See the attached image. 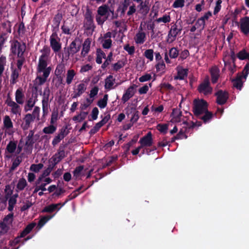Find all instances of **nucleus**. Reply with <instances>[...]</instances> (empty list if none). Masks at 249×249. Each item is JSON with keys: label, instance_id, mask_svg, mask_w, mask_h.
<instances>
[{"label": "nucleus", "instance_id": "f257e3e1", "mask_svg": "<svg viewBox=\"0 0 249 249\" xmlns=\"http://www.w3.org/2000/svg\"><path fill=\"white\" fill-rule=\"evenodd\" d=\"M208 103L203 99H195L193 102V112L195 117L207 123L210 122L213 117V114L208 109Z\"/></svg>", "mask_w": 249, "mask_h": 249}, {"label": "nucleus", "instance_id": "f03ea898", "mask_svg": "<svg viewBox=\"0 0 249 249\" xmlns=\"http://www.w3.org/2000/svg\"><path fill=\"white\" fill-rule=\"evenodd\" d=\"M88 188H86V189H84V188H77V189L74 190L68 196V198L66 200V201L64 202L63 204L61 205V203L52 204L51 205L45 207L42 210L41 212L51 213L54 212L56 210H59L60 208V207H58L59 206H64L68 201L75 198L79 194H80L82 192H84Z\"/></svg>", "mask_w": 249, "mask_h": 249}, {"label": "nucleus", "instance_id": "7ed1b4c3", "mask_svg": "<svg viewBox=\"0 0 249 249\" xmlns=\"http://www.w3.org/2000/svg\"><path fill=\"white\" fill-rule=\"evenodd\" d=\"M64 146H60L57 152L49 159V166L53 169L56 165L60 162L66 157Z\"/></svg>", "mask_w": 249, "mask_h": 249}, {"label": "nucleus", "instance_id": "20e7f679", "mask_svg": "<svg viewBox=\"0 0 249 249\" xmlns=\"http://www.w3.org/2000/svg\"><path fill=\"white\" fill-rule=\"evenodd\" d=\"M26 50L25 43L21 44L18 40H14L11 45L10 51L14 55H17L18 57H22Z\"/></svg>", "mask_w": 249, "mask_h": 249}, {"label": "nucleus", "instance_id": "39448f33", "mask_svg": "<svg viewBox=\"0 0 249 249\" xmlns=\"http://www.w3.org/2000/svg\"><path fill=\"white\" fill-rule=\"evenodd\" d=\"M78 43V40L75 38L70 44L69 47L64 48V54L66 57L69 58L71 54L73 55L79 51L81 45Z\"/></svg>", "mask_w": 249, "mask_h": 249}, {"label": "nucleus", "instance_id": "423d86ee", "mask_svg": "<svg viewBox=\"0 0 249 249\" xmlns=\"http://www.w3.org/2000/svg\"><path fill=\"white\" fill-rule=\"evenodd\" d=\"M50 46L54 53L58 52L61 49L60 38L56 31L53 32L50 37Z\"/></svg>", "mask_w": 249, "mask_h": 249}, {"label": "nucleus", "instance_id": "0eeeda50", "mask_svg": "<svg viewBox=\"0 0 249 249\" xmlns=\"http://www.w3.org/2000/svg\"><path fill=\"white\" fill-rule=\"evenodd\" d=\"M37 72L38 73H42V76H37L36 79L38 80V85H42L44 84L48 77H49L51 71H52V67L51 66L46 67L43 69H36Z\"/></svg>", "mask_w": 249, "mask_h": 249}, {"label": "nucleus", "instance_id": "6e6552de", "mask_svg": "<svg viewBox=\"0 0 249 249\" xmlns=\"http://www.w3.org/2000/svg\"><path fill=\"white\" fill-rule=\"evenodd\" d=\"M198 92L204 95H208L212 92V88L210 86V83L208 77L204 79L203 81L198 86L197 88Z\"/></svg>", "mask_w": 249, "mask_h": 249}, {"label": "nucleus", "instance_id": "1a4fd4ad", "mask_svg": "<svg viewBox=\"0 0 249 249\" xmlns=\"http://www.w3.org/2000/svg\"><path fill=\"white\" fill-rule=\"evenodd\" d=\"M84 16L85 20V27L86 29L93 31L95 26L93 23L92 12L89 9H87Z\"/></svg>", "mask_w": 249, "mask_h": 249}, {"label": "nucleus", "instance_id": "9d476101", "mask_svg": "<svg viewBox=\"0 0 249 249\" xmlns=\"http://www.w3.org/2000/svg\"><path fill=\"white\" fill-rule=\"evenodd\" d=\"M50 94V89L48 87H47L44 89L42 100V110L44 114L47 113L48 110Z\"/></svg>", "mask_w": 249, "mask_h": 249}, {"label": "nucleus", "instance_id": "9b49d317", "mask_svg": "<svg viewBox=\"0 0 249 249\" xmlns=\"http://www.w3.org/2000/svg\"><path fill=\"white\" fill-rule=\"evenodd\" d=\"M215 95L216 96L217 104L223 105L227 102L229 94L228 91L219 89L215 93Z\"/></svg>", "mask_w": 249, "mask_h": 249}, {"label": "nucleus", "instance_id": "f8f14e48", "mask_svg": "<svg viewBox=\"0 0 249 249\" xmlns=\"http://www.w3.org/2000/svg\"><path fill=\"white\" fill-rule=\"evenodd\" d=\"M35 120V117L31 114H26L23 118V121L21 124V127L23 130H28L30 128L31 124L34 122Z\"/></svg>", "mask_w": 249, "mask_h": 249}, {"label": "nucleus", "instance_id": "ddd939ff", "mask_svg": "<svg viewBox=\"0 0 249 249\" xmlns=\"http://www.w3.org/2000/svg\"><path fill=\"white\" fill-rule=\"evenodd\" d=\"M67 127H63L59 130V133L56 136L52 141V145L54 146L63 140L68 134L66 130Z\"/></svg>", "mask_w": 249, "mask_h": 249}, {"label": "nucleus", "instance_id": "4468645a", "mask_svg": "<svg viewBox=\"0 0 249 249\" xmlns=\"http://www.w3.org/2000/svg\"><path fill=\"white\" fill-rule=\"evenodd\" d=\"M153 140L152 134L151 131L148 132L145 136L141 138L139 143L145 145L146 147H150L152 145Z\"/></svg>", "mask_w": 249, "mask_h": 249}, {"label": "nucleus", "instance_id": "2eb2a0df", "mask_svg": "<svg viewBox=\"0 0 249 249\" xmlns=\"http://www.w3.org/2000/svg\"><path fill=\"white\" fill-rule=\"evenodd\" d=\"M6 103L8 106L11 107V112L13 114L16 115L18 114L20 115L21 109L20 106L17 103L15 102L11 99L9 100L7 99L6 100Z\"/></svg>", "mask_w": 249, "mask_h": 249}, {"label": "nucleus", "instance_id": "dca6fc26", "mask_svg": "<svg viewBox=\"0 0 249 249\" xmlns=\"http://www.w3.org/2000/svg\"><path fill=\"white\" fill-rule=\"evenodd\" d=\"M241 31L245 35L249 34V17H245L241 19L240 21Z\"/></svg>", "mask_w": 249, "mask_h": 249}, {"label": "nucleus", "instance_id": "f3484780", "mask_svg": "<svg viewBox=\"0 0 249 249\" xmlns=\"http://www.w3.org/2000/svg\"><path fill=\"white\" fill-rule=\"evenodd\" d=\"M181 30H182L181 28H180V29L178 28V26L176 24L171 26V29H170V31H169L168 34V38H172L170 42L174 41L176 39L177 36L178 34H180Z\"/></svg>", "mask_w": 249, "mask_h": 249}, {"label": "nucleus", "instance_id": "a211bd4d", "mask_svg": "<svg viewBox=\"0 0 249 249\" xmlns=\"http://www.w3.org/2000/svg\"><path fill=\"white\" fill-rule=\"evenodd\" d=\"M138 3H139V4L138 5L137 7L139 9V12L143 15H146L149 11L148 1L146 0L143 1L142 0H141V1L138 2Z\"/></svg>", "mask_w": 249, "mask_h": 249}, {"label": "nucleus", "instance_id": "6ab92c4d", "mask_svg": "<svg viewBox=\"0 0 249 249\" xmlns=\"http://www.w3.org/2000/svg\"><path fill=\"white\" fill-rule=\"evenodd\" d=\"M134 89V87L132 86H130L126 90L122 98V100L124 103L128 101L129 99L134 95L135 93Z\"/></svg>", "mask_w": 249, "mask_h": 249}, {"label": "nucleus", "instance_id": "aec40b11", "mask_svg": "<svg viewBox=\"0 0 249 249\" xmlns=\"http://www.w3.org/2000/svg\"><path fill=\"white\" fill-rule=\"evenodd\" d=\"M211 81L213 84L216 83L219 77V70L216 66L212 67L210 70Z\"/></svg>", "mask_w": 249, "mask_h": 249}, {"label": "nucleus", "instance_id": "412c9836", "mask_svg": "<svg viewBox=\"0 0 249 249\" xmlns=\"http://www.w3.org/2000/svg\"><path fill=\"white\" fill-rule=\"evenodd\" d=\"M18 196V193L12 195H10V196H9L8 198V210L9 211H12L14 209V207L15 205L17 203V198Z\"/></svg>", "mask_w": 249, "mask_h": 249}, {"label": "nucleus", "instance_id": "4be33fe9", "mask_svg": "<svg viewBox=\"0 0 249 249\" xmlns=\"http://www.w3.org/2000/svg\"><path fill=\"white\" fill-rule=\"evenodd\" d=\"M24 94L21 88H18L17 89L15 93V99L17 103L20 105H22L24 101Z\"/></svg>", "mask_w": 249, "mask_h": 249}, {"label": "nucleus", "instance_id": "5701e85b", "mask_svg": "<svg viewBox=\"0 0 249 249\" xmlns=\"http://www.w3.org/2000/svg\"><path fill=\"white\" fill-rule=\"evenodd\" d=\"M242 78L243 75L238 74L236 77L231 80L233 87L237 89L241 90L242 88L243 84Z\"/></svg>", "mask_w": 249, "mask_h": 249}, {"label": "nucleus", "instance_id": "b1692460", "mask_svg": "<svg viewBox=\"0 0 249 249\" xmlns=\"http://www.w3.org/2000/svg\"><path fill=\"white\" fill-rule=\"evenodd\" d=\"M109 11L113 14V11H111L110 10L108 6L106 4H104L98 7L97 14L99 16L106 17L107 15H108V13Z\"/></svg>", "mask_w": 249, "mask_h": 249}, {"label": "nucleus", "instance_id": "393cba45", "mask_svg": "<svg viewBox=\"0 0 249 249\" xmlns=\"http://www.w3.org/2000/svg\"><path fill=\"white\" fill-rule=\"evenodd\" d=\"M86 86L84 83H80L77 85L76 91L74 92L72 98H76L80 97L86 90Z\"/></svg>", "mask_w": 249, "mask_h": 249}, {"label": "nucleus", "instance_id": "a878e982", "mask_svg": "<svg viewBox=\"0 0 249 249\" xmlns=\"http://www.w3.org/2000/svg\"><path fill=\"white\" fill-rule=\"evenodd\" d=\"M171 116L174 121L180 122L181 121V117L182 116V112L178 108H173Z\"/></svg>", "mask_w": 249, "mask_h": 249}, {"label": "nucleus", "instance_id": "bb28decb", "mask_svg": "<svg viewBox=\"0 0 249 249\" xmlns=\"http://www.w3.org/2000/svg\"><path fill=\"white\" fill-rule=\"evenodd\" d=\"M36 225V224L35 222H32L27 225L24 230L20 232V237H24L32 231Z\"/></svg>", "mask_w": 249, "mask_h": 249}, {"label": "nucleus", "instance_id": "cd10ccee", "mask_svg": "<svg viewBox=\"0 0 249 249\" xmlns=\"http://www.w3.org/2000/svg\"><path fill=\"white\" fill-rule=\"evenodd\" d=\"M115 79L111 75H108L105 79V88L107 89L110 90L112 89V87L114 84Z\"/></svg>", "mask_w": 249, "mask_h": 249}, {"label": "nucleus", "instance_id": "c85d7f7f", "mask_svg": "<svg viewBox=\"0 0 249 249\" xmlns=\"http://www.w3.org/2000/svg\"><path fill=\"white\" fill-rule=\"evenodd\" d=\"M63 18V15L62 13H58L56 14L53 19V26L54 28L58 29L60 23Z\"/></svg>", "mask_w": 249, "mask_h": 249}, {"label": "nucleus", "instance_id": "c756f323", "mask_svg": "<svg viewBox=\"0 0 249 249\" xmlns=\"http://www.w3.org/2000/svg\"><path fill=\"white\" fill-rule=\"evenodd\" d=\"M17 148V143L16 142L14 141H10V142L7 145L5 154H7V153L12 154L13 153Z\"/></svg>", "mask_w": 249, "mask_h": 249}, {"label": "nucleus", "instance_id": "7c9ffc66", "mask_svg": "<svg viewBox=\"0 0 249 249\" xmlns=\"http://www.w3.org/2000/svg\"><path fill=\"white\" fill-rule=\"evenodd\" d=\"M48 58L44 57V56H40L38 59V65L36 69H43L48 67L47 60Z\"/></svg>", "mask_w": 249, "mask_h": 249}, {"label": "nucleus", "instance_id": "2f4dec72", "mask_svg": "<svg viewBox=\"0 0 249 249\" xmlns=\"http://www.w3.org/2000/svg\"><path fill=\"white\" fill-rule=\"evenodd\" d=\"M4 191L5 192V195L0 198V201L1 202L4 204V206H6L7 201L8 200L9 196H10V195H12V190H11V188H5Z\"/></svg>", "mask_w": 249, "mask_h": 249}, {"label": "nucleus", "instance_id": "473e14b6", "mask_svg": "<svg viewBox=\"0 0 249 249\" xmlns=\"http://www.w3.org/2000/svg\"><path fill=\"white\" fill-rule=\"evenodd\" d=\"M63 188H48V191L51 193L54 191V193L52 195L53 197H58L61 194L65 192Z\"/></svg>", "mask_w": 249, "mask_h": 249}, {"label": "nucleus", "instance_id": "72a5a7b5", "mask_svg": "<svg viewBox=\"0 0 249 249\" xmlns=\"http://www.w3.org/2000/svg\"><path fill=\"white\" fill-rule=\"evenodd\" d=\"M76 73L73 69L69 70L67 71L66 74V83L68 85H70Z\"/></svg>", "mask_w": 249, "mask_h": 249}, {"label": "nucleus", "instance_id": "f704fd0d", "mask_svg": "<svg viewBox=\"0 0 249 249\" xmlns=\"http://www.w3.org/2000/svg\"><path fill=\"white\" fill-rule=\"evenodd\" d=\"M20 71L15 69L12 71L11 75L10 84L14 85L17 82V79L19 76V73Z\"/></svg>", "mask_w": 249, "mask_h": 249}, {"label": "nucleus", "instance_id": "c9c22d12", "mask_svg": "<svg viewBox=\"0 0 249 249\" xmlns=\"http://www.w3.org/2000/svg\"><path fill=\"white\" fill-rule=\"evenodd\" d=\"M53 217V215H49L42 216L38 222L37 227L39 229L41 228Z\"/></svg>", "mask_w": 249, "mask_h": 249}, {"label": "nucleus", "instance_id": "e433bc0d", "mask_svg": "<svg viewBox=\"0 0 249 249\" xmlns=\"http://www.w3.org/2000/svg\"><path fill=\"white\" fill-rule=\"evenodd\" d=\"M102 58H106V55L100 49H98L97 50V57L96 58V63L99 64H101L102 63Z\"/></svg>", "mask_w": 249, "mask_h": 249}, {"label": "nucleus", "instance_id": "4c0bfd02", "mask_svg": "<svg viewBox=\"0 0 249 249\" xmlns=\"http://www.w3.org/2000/svg\"><path fill=\"white\" fill-rule=\"evenodd\" d=\"M145 34L144 32H139L136 35L135 42L137 44H143L145 41Z\"/></svg>", "mask_w": 249, "mask_h": 249}, {"label": "nucleus", "instance_id": "58836bf2", "mask_svg": "<svg viewBox=\"0 0 249 249\" xmlns=\"http://www.w3.org/2000/svg\"><path fill=\"white\" fill-rule=\"evenodd\" d=\"M3 125L6 129H9L13 127V123L8 115H6L3 118Z\"/></svg>", "mask_w": 249, "mask_h": 249}, {"label": "nucleus", "instance_id": "ea45409f", "mask_svg": "<svg viewBox=\"0 0 249 249\" xmlns=\"http://www.w3.org/2000/svg\"><path fill=\"white\" fill-rule=\"evenodd\" d=\"M22 161V158L20 156H17L13 161L12 166L10 168V172L14 171Z\"/></svg>", "mask_w": 249, "mask_h": 249}, {"label": "nucleus", "instance_id": "a19ab883", "mask_svg": "<svg viewBox=\"0 0 249 249\" xmlns=\"http://www.w3.org/2000/svg\"><path fill=\"white\" fill-rule=\"evenodd\" d=\"M65 71V67L64 64L59 63L58 64L55 70L54 74L55 76H58L63 74Z\"/></svg>", "mask_w": 249, "mask_h": 249}, {"label": "nucleus", "instance_id": "79ce46f5", "mask_svg": "<svg viewBox=\"0 0 249 249\" xmlns=\"http://www.w3.org/2000/svg\"><path fill=\"white\" fill-rule=\"evenodd\" d=\"M108 95L106 94L104 95L103 98L98 100L97 106L101 108H104L106 107L107 104Z\"/></svg>", "mask_w": 249, "mask_h": 249}, {"label": "nucleus", "instance_id": "37998d69", "mask_svg": "<svg viewBox=\"0 0 249 249\" xmlns=\"http://www.w3.org/2000/svg\"><path fill=\"white\" fill-rule=\"evenodd\" d=\"M168 54L171 59H175L179 55V51L177 48L172 47L169 50Z\"/></svg>", "mask_w": 249, "mask_h": 249}, {"label": "nucleus", "instance_id": "c03bdc74", "mask_svg": "<svg viewBox=\"0 0 249 249\" xmlns=\"http://www.w3.org/2000/svg\"><path fill=\"white\" fill-rule=\"evenodd\" d=\"M188 70L186 69H183L178 71V75L175 78L177 79L183 80L185 77L187 76Z\"/></svg>", "mask_w": 249, "mask_h": 249}, {"label": "nucleus", "instance_id": "a18cd8bd", "mask_svg": "<svg viewBox=\"0 0 249 249\" xmlns=\"http://www.w3.org/2000/svg\"><path fill=\"white\" fill-rule=\"evenodd\" d=\"M91 41L90 39L89 38H87L83 44V48L82 50L83 52H85V54H87L90 50Z\"/></svg>", "mask_w": 249, "mask_h": 249}, {"label": "nucleus", "instance_id": "49530a36", "mask_svg": "<svg viewBox=\"0 0 249 249\" xmlns=\"http://www.w3.org/2000/svg\"><path fill=\"white\" fill-rule=\"evenodd\" d=\"M160 87L161 89H160V92L163 93V91L162 89H165L166 90H173L174 89V87L170 84L168 83H163L160 85Z\"/></svg>", "mask_w": 249, "mask_h": 249}, {"label": "nucleus", "instance_id": "de8ad7c7", "mask_svg": "<svg viewBox=\"0 0 249 249\" xmlns=\"http://www.w3.org/2000/svg\"><path fill=\"white\" fill-rule=\"evenodd\" d=\"M56 127L51 124L48 126L45 127L43 129V132L48 134H53L56 131Z\"/></svg>", "mask_w": 249, "mask_h": 249}, {"label": "nucleus", "instance_id": "09e8293b", "mask_svg": "<svg viewBox=\"0 0 249 249\" xmlns=\"http://www.w3.org/2000/svg\"><path fill=\"white\" fill-rule=\"evenodd\" d=\"M186 128H181L179 132L174 137V139H182L183 138L187 139L188 136L186 135Z\"/></svg>", "mask_w": 249, "mask_h": 249}, {"label": "nucleus", "instance_id": "8fccbe9b", "mask_svg": "<svg viewBox=\"0 0 249 249\" xmlns=\"http://www.w3.org/2000/svg\"><path fill=\"white\" fill-rule=\"evenodd\" d=\"M43 167V164L42 163H38V164H32L30 167V170L31 171L34 172L35 173L38 172L40 170H41Z\"/></svg>", "mask_w": 249, "mask_h": 249}, {"label": "nucleus", "instance_id": "3c124183", "mask_svg": "<svg viewBox=\"0 0 249 249\" xmlns=\"http://www.w3.org/2000/svg\"><path fill=\"white\" fill-rule=\"evenodd\" d=\"M35 101H33V98H30L24 107V110L27 112L31 110L32 108L35 106Z\"/></svg>", "mask_w": 249, "mask_h": 249}, {"label": "nucleus", "instance_id": "603ef678", "mask_svg": "<svg viewBox=\"0 0 249 249\" xmlns=\"http://www.w3.org/2000/svg\"><path fill=\"white\" fill-rule=\"evenodd\" d=\"M6 63V57L3 55L0 57V77L1 76L4 70V66Z\"/></svg>", "mask_w": 249, "mask_h": 249}, {"label": "nucleus", "instance_id": "864d4df0", "mask_svg": "<svg viewBox=\"0 0 249 249\" xmlns=\"http://www.w3.org/2000/svg\"><path fill=\"white\" fill-rule=\"evenodd\" d=\"M40 52L42 53L40 56H44V57L48 58L50 54L51 49L49 47L45 45Z\"/></svg>", "mask_w": 249, "mask_h": 249}, {"label": "nucleus", "instance_id": "5fc2aeb1", "mask_svg": "<svg viewBox=\"0 0 249 249\" xmlns=\"http://www.w3.org/2000/svg\"><path fill=\"white\" fill-rule=\"evenodd\" d=\"M112 59V53L110 52L107 58H106V61L104 62V63L102 65L101 68L103 69H106L110 64V62Z\"/></svg>", "mask_w": 249, "mask_h": 249}, {"label": "nucleus", "instance_id": "6e6d98bb", "mask_svg": "<svg viewBox=\"0 0 249 249\" xmlns=\"http://www.w3.org/2000/svg\"><path fill=\"white\" fill-rule=\"evenodd\" d=\"M53 170V169L48 165L47 168L43 171L41 176L39 177L38 181L39 182L41 181L42 178L49 176Z\"/></svg>", "mask_w": 249, "mask_h": 249}, {"label": "nucleus", "instance_id": "4d7b16f0", "mask_svg": "<svg viewBox=\"0 0 249 249\" xmlns=\"http://www.w3.org/2000/svg\"><path fill=\"white\" fill-rule=\"evenodd\" d=\"M157 129L161 133H163V134H166L167 133V131L168 130V124H158L157 125Z\"/></svg>", "mask_w": 249, "mask_h": 249}, {"label": "nucleus", "instance_id": "13d9d810", "mask_svg": "<svg viewBox=\"0 0 249 249\" xmlns=\"http://www.w3.org/2000/svg\"><path fill=\"white\" fill-rule=\"evenodd\" d=\"M108 15L106 17L96 16V20L98 25H102L108 19Z\"/></svg>", "mask_w": 249, "mask_h": 249}, {"label": "nucleus", "instance_id": "bf43d9fd", "mask_svg": "<svg viewBox=\"0 0 249 249\" xmlns=\"http://www.w3.org/2000/svg\"><path fill=\"white\" fill-rule=\"evenodd\" d=\"M9 227L4 222L0 223V234H4L7 232Z\"/></svg>", "mask_w": 249, "mask_h": 249}, {"label": "nucleus", "instance_id": "052dcab7", "mask_svg": "<svg viewBox=\"0 0 249 249\" xmlns=\"http://www.w3.org/2000/svg\"><path fill=\"white\" fill-rule=\"evenodd\" d=\"M153 53L154 51L152 49H148L144 52V56L151 61L153 60Z\"/></svg>", "mask_w": 249, "mask_h": 249}, {"label": "nucleus", "instance_id": "680f3d73", "mask_svg": "<svg viewBox=\"0 0 249 249\" xmlns=\"http://www.w3.org/2000/svg\"><path fill=\"white\" fill-rule=\"evenodd\" d=\"M139 119V112L138 110H134L130 119V122L134 124Z\"/></svg>", "mask_w": 249, "mask_h": 249}, {"label": "nucleus", "instance_id": "e2e57ef3", "mask_svg": "<svg viewBox=\"0 0 249 249\" xmlns=\"http://www.w3.org/2000/svg\"><path fill=\"white\" fill-rule=\"evenodd\" d=\"M184 0H175L172 6L175 8H182L184 6Z\"/></svg>", "mask_w": 249, "mask_h": 249}, {"label": "nucleus", "instance_id": "0e129e2a", "mask_svg": "<svg viewBox=\"0 0 249 249\" xmlns=\"http://www.w3.org/2000/svg\"><path fill=\"white\" fill-rule=\"evenodd\" d=\"M83 169L84 166L83 165H80L76 167L73 172V176L76 178L79 177Z\"/></svg>", "mask_w": 249, "mask_h": 249}, {"label": "nucleus", "instance_id": "69168bd1", "mask_svg": "<svg viewBox=\"0 0 249 249\" xmlns=\"http://www.w3.org/2000/svg\"><path fill=\"white\" fill-rule=\"evenodd\" d=\"M124 49L129 54L132 55L135 52V47L133 46H130L128 44L124 47Z\"/></svg>", "mask_w": 249, "mask_h": 249}, {"label": "nucleus", "instance_id": "338daca9", "mask_svg": "<svg viewBox=\"0 0 249 249\" xmlns=\"http://www.w3.org/2000/svg\"><path fill=\"white\" fill-rule=\"evenodd\" d=\"M189 52L188 50H184L182 51L180 53H179V59L181 60H184L187 58V57L189 55Z\"/></svg>", "mask_w": 249, "mask_h": 249}, {"label": "nucleus", "instance_id": "774afa93", "mask_svg": "<svg viewBox=\"0 0 249 249\" xmlns=\"http://www.w3.org/2000/svg\"><path fill=\"white\" fill-rule=\"evenodd\" d=\"M33 205V203L32 202L29 200H27L23 206L21 207L20 210L21 212L25 211L29 209Z\"/></svg>", "mask_w": 249, "mask_h": 249}]
</instances>
